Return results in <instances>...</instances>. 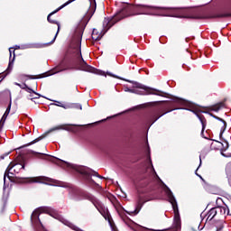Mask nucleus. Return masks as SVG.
Masks as SVG:
<instances>
[{
    "label": "nucleus",
    "instance_id": "nucleus-1",
    "mask_svg": "<svg viewBox=\"0 0 231 231\" xmlns=\"http://www.w3.org/2000/svg\"><path fill=\"white\" fill-rule=\"evenodd\" d=\"M70 49L73 50L77 60L79 62V69L81 71H88V73H95V68L88 65V63L82 58V52L80 51V40H74L70 44Z\"/></svg>",
    "mask_w": 231,
    "mask_h": 231
},
{
    "label": "nucleus",
    "instance_id": "nucleus-2",
    "mask_svg": "<svg viewBox=\"0 0 231 231\" xmlns=\"http://www.w3.org/2000/svg\"><path fill=\"white\" fill-rule=\"evenodd\" d=\"M80 198L78 199H88V201H91L93 203L94 207L98 210V212L105 217V219H107V217L109 216V211L107 210V208L102 204L98 199L95 198L93 195L86 192H80Z\"/></svg>",
    "mask_w": 231,
    "mask_h": 231
},
{
    "label": "nucleus",
    "instance_id": "nucleus-3",
    "mask_svg": "<svg viewBox=\"0 0 231 231\" xmlns=\"http://www.w3.org/2000/svg\"><path fill=\"white\" fill-rule=\"evenodd\" d=\"M135 88H125V91L128 92V93H135V95H158V96H162V91L155 89V88H152L149 87H145L144 85H142L138 82H135L134 84Z\"/></svg>",
    "mask_w": 231,
    "mask_h": 231
},
{
    "label": "nucleus",
    "instance_id": "nucleus-4",
    "mask_svg": "<svg viewBox=\"0 0 231 231\" xmlns=\"http://www.w3.org/2000/svg\"><path fill=\"white\" fill-rule=\"evenodd\" d=\"M166 194L175 214L173 221V231H178L181 227V220L180 219V212L178 211V203L176 202V199L174 198V195H172V191H171V189H167Z\"/></svg>",
    "mask_w": 231,
    "mask_h": 231
},
{
    "label": "nucleus",
    "instance_id": "nucleus-5",
    "mask_svg": "<svg viewBox=\"0 0 231 231\" xmlns=\"http://www.w3.org/2000/svg\"><path fill=\"white\" fill-rule=\"evenodd\" d=\"M136 8L141 10L140 14L144 15H154V12H160L162 10H169V7H160L154 5H137Z\"/></svg>",
    "mask_w": 231,
    "mask_h": 231
},
{
    "label": "nucleus",
    "instance_id": "nucleus-6",
    "mask_svg": "<svg viewBox=\"0 0 231 231\" xmlns=\"http://www.w3.org/2000/svg\"><path fill=\"white\" fill-rule=\"evenodd\" d=\"M125 10H122L118 12L114 18H105L103 22V28L107 32L113 24H115V21H120L121 19H124L125 17H127V15H124V13Z\"/></svg>",
    "mask_w": 231,
    "mask_h": 231
},
{
    "label": "nucleus",
    "instance_id": "nucleus-7",
    "mask_svg": "<svg viewBox=\"0 0 231 231\" xmlns=\"http://www.w3.org/2000/svg\"><path fill=\"white\" fill-rule=\"evenodd\" d=\"M73 1L75 0H69L67 1L65 4H63L62 5H60L57 10H55L54 12L51 13L48 17H47V21L49 23H51L52 24H57L58 26V30L57 32L52 40L51 42H55V40L57 39V35H59V32H60V23L55 20H51V15H53L54 14H57V12H59L60 10H62V8H64L65 6H68V5H71V3H73Z\"/></svg>",
    "mask_w": 231,
    "mask_h": 231
},
{
    "label": "nucleus",
    "instance_id": "nucleus-8",
    "mask_svg": "<svg viewBox=\"0 0 231 231\" xmlns=\"http://www.w3.org/2000/svg\"><path fill=\"white\" fill-rule=\"evenodd\" d=\"M24 169V164L23 163H11L9 164V166L7 167L5 173L4 175V181H6V175L7 174H19V172H21V170Z\"/></svg>",
    "mask_w": 231,
    "mask_h": 231
},
{
    "label": "nucleus",
    "instance_id": "nucleus-9",
    "mask_svg": "<svg viewBox=\"0 0 231 231\" xmlns=\"http://www.w3.org/2000/svg\"><path fill=\"white\" fill-rule=\"evenodd\" d=\"M88 5H89V8L83 17V21H86V23H89V20L95 14V12L97 11V2H95V0H89Z\"/></svg>",
    "mask_w": 231,
    "mask_h": 231
},
{
    "label": "nucleus",
    "instance_id": "nucleus-10",
    "mask_svg": "<svg viewBox=\"0 0 231 231\" xmlns=\"http://www.w3.org/2000/svg\"><path fill=\"white\" fill-rule=\"evenodd\" d=\"M41 212H42V208H36L32 216H31V221L32 225L34 226H39L41 224V219L39 218V216H41Z\"/></svg>",
    "mask_w": 231,
    "mask_h": 231
},
{
    "label": "nucleus",
    "instance_id": "nucleus-11",
    "mask_svg": "<svg viewBox=\"0 0 231 231\" xmlns=\"http://www.w3.org/2000/svg\"><path fill=\"white\" fill-rule=\"evenodd\" d=\"M53 183V180L44 176L32 177L29 179V183Z\"/></svg>",
    "mask_w": 231,
    "mask_h": 231
},
{
    "label": "nucleus",
    "instance_id": "nucleus-12",
    "mask_svg": "<svg viewBox=\"0 0 231 231\" xmlns=\"http://www.w3.org/2000/svg\"><path fill=\"white\" fill-rule=\"evenodd\" d=\"M198 117L202 125V131H201L202 138H205L206 140H210V134H208V131H206L205 133V128L207 127V119H205L201 116H198Z\"/></svg>",
    "mask_w": 231,
    "mask_h": 231
},
{
    "label": "nucleus",
    "instance_id": "nucleus-13",
    "mask_svg": "<svg viewBox=\"0 0 231 231\" xmlns=\"http://www.w3.org/2000/svg\"><path fill=\"white\" fill-rule=\"evenodd\" d=\"M216 208H217V213L220 214V216H231L230 209L226 205L218 206Z\"/></svg>",
    "mask_w": 231,
    "mask_h": 231
},
{
    "label": "nucleus",
    "instance_id": "nucleus-14",
    "mask_svg": "<svg viewBox=\"0 0 231 231\" xmlns=\"http://www.w3.org/2000/svg\"><path fill=\"white\" fill-rule=\"evenodd\" d=\"M12 109V102L9 103L4 116L0 120V125H5V122H6V118H8V115H10V110Z\"/></svg>",
    "mask_w": 231,
    "mask_h": 231
},
{
    "label": "nucleus",
    "instance_id": "nucleus-15",
    "mask_svg": "<svg viewBox=\"0 0 231 231\" xmlns=\"http://www.w3.org/2000/svg\"><path fill=\"white\" fill-rule=\"evenodd\" d=\"M170 111H167V112H164V113H162L161 110L155 112L153 115H152V124H154V122H156V120H158L159 118H162V116H163V115H167V113H169Z\"/></svg>",
    "mask_w": 231,
    "mask_h": 231
},
{
    "label": "nucleus",
    "instance_id": "nucleus-16",
    "mask_svg": "<svg viewBox=\"0 0 231 231\" xmlns=\"http://www.w3.org/2000/svg\"><path fill=\"white\" fill-rule=\"evenodd\" d=\"M217 216V209L216 208H212L207 214V219L208 221H212L213 217H216Z\"/></svg>",
    "mask_w": 231,
    "mask_h": 231
},
{
    "label": "nucleus",
    "instance_id": "nucleus-17",
    "mask_svg": "<svg viewBox=\"0 0 231 231\" xmlns=\"http://www.w3.org/2000/svg\"><path fill=\"white\" fill-rule=\"evenodd\" d=\"M104 37V34L100 32H98V30L94 29L92 32V39L93 41H100V39Z\"/></svg>",
    "mask_w": 231,
    "mask_h": 231
},
{
    "label": "nucleus",
    "instance_id": "nucleus-18",
    "mask_svg": "<svg viewBox=\"0 0 231 231\" xmlns=\"http://www.w3.org/2000/svg\"><path fill=\"white\" fill-rule=\"evenodd\" d=\"M80 174H83L84 176H91V170L88 168H80L78 170Z\"/></svg>",
    "mask_w": 231,
    "mask_h": 231
},
{
    "label": "nucleus",
    "instance_id": "nucleus-19",
    "mask_svg": "<svg viewBox=\"0 0 231 231\" xmlns=\"http://www.w3.org/2000/svg\"><path fill=\"white\" fill-rule=\"evenodd\" d=\"M211 116L216 118V120H219L220 122H223L224 125V128H222V132L220 133V136L223 134L225 129H226V122H225V120H223L221 117L216 116L214 115L211 114Z\"/></svg>",
    "mask_w": 231,
    "mask_h": 231
},
{
    "label": "nucleus",
    "instance_id": "nucleus-20",
    "mask_svg": "<svg viewBox=\"0 0 231 231\" xmlns=\"http://www.w3.org/2000/svg\"><path fill=\"white\" fill-rule=\"evenodd\" d=\"M224 106V103H217V105L211 106V111H216V113H217V111H219V109H221V107H223Z\"/></svg>",
    "mask_w": 231,
    "mask_h": 231
},
{
    "label": "nucleus",
    "instance_id": "nucleus-21",
    "mask_svg": "<svg viewBox=\"0 0 231 231\" xmlns=\"http://www.w3.org/2000/svg\"><path fill=\"white\" fill-rule=\"evenodd\" d=\"M25 91L27 92V93H33L34 95H36L37 97H34V98H39L40 97H41V95L39 94V93H37V92H35L33 89H32L30 87H26L25 88Z\"/></svg>",
    "mask_w": 231,
    "mask_h": 231
},
{
    "label": "nucleus",
    "instance_id": "nucleus-22",
    "mask_svg": "<svg viewBox=\"0 0 231 231\" xmlns=\"http://www.w3.org/2000/svg\"><path fill=\"white\" fill-rule=\"evenodd\" d=\"M54 106H57L58 107H63V109H68L69 107V106L64 105L60 101H57L56 104H54Z\"/></svg>",
    "mask_w": 231,
    "mask_h": 231
},
{
    "label": "nucleus",
    "instance_id": "nucleus-23",
    "mask_svg": "<svg viewBox=\"0 0 231 231\" xmlns=\"http://www.w3.org/2000/svg\"><path fill=\"white\" fill-rule=\"evenodd\" d=\"M140 212V209L138 208V207L134 210V211H130L128 212V214L130 216H136V214H138Z\"/></svg>",
    "mask_w": 231,
    "mask_h": 231
},
{
    "label": "nucleus",
    "instance_id": "nucleus-24",
    "mask_svg": "<svg viewBox=\"0 0 231 231\" xmlns=\"http://www.w3.org/2000/svg\"><path fill=\"white\" fill-rule=\"evenodd\" d=\"M223 228H224L223 222L217 223V231L223 230Z\"/></svg>",
    "mask_w": 231,
    "mask_h": 231
},
{
    "label": "nucleus",
    "instance_id": "nucleus-25",
    "mask_svg": "<svg viewBox=\"0 0 231 231\" xmlns=\"http://www.w3.org/2000/svg\"><path fill=\"white\" fill-rule=\"evenodd\" d=\"M218 17H231V13H224L218 15Z\"/></svg>",
    "mask_w": 231,
    "mask_h": 231
},
{
    "label": "nucleus",
    "instance_id": "nucleus-26",
    "mask_svg": "<svg viewBox=\"0 0 231 231\" xmlns=\"http://www.w3.org/2000/svg\"><path fill=\"white\" fill-rule=\"evenodd\" d=\"M15 86H18L19 88H21V89H24L25 90L28 85H26V84L21 85L19 83H15Z\"/></svg>",
    "mask_w": 231,
    "mask_h": 231
},
{
    "label": "nucleus",
    "instance_id": "nucleus-27",
    "mask_svg": "<svg viewBox=\"0 0 231 231\" xmlns=\"http://www.w3.org/2000/svg\"><path fill=\"white\" fill-rule=\"evenodd\" d=\"M41 137L34 139L32 142L29 143V145H33V143H37V142H40Z\"/></svg>",
    "mask_w": 231,
    "mask_h": 231
},
{
    "label": "nucleus",
    "instance_id": "nucleus-28",
    "mask_svg": "<svg viewBox=\"0 0 231 231\" xmlns=\"http://www.w3.org/2000/svg\"><path fill=\"white\" fill-rule=\"evenodd\" d=\"M64 165L68 167V169H75V166H73V164L64 162Z\"/></svg>",
    "mask_w": 231,
    "mask_h": 231
},
{
    "label": "nucleus",
    "instance_id": "nucleus-29",
    "mask_svg": "<svg viewBox=\"0 0 231 231\" xmlns=\"http://www.w3.org/2000/svg\"><path fill=\"white\" fill-rule=\"evenodd\" d=\"M93 176H97V178H99L100 180H102L104 177H102V176H100V175H98V172H97V171H93Z\"/></svg>",
    "mask_w": 231,
    "mask_h": 231
},
{
    "label": "nucleus",
    "instance_id": "nucleus-30",
    "mask_svg": "<svg viewBox=\"0 0 231 231\" xmlns=\"http://www.w3.org/2000/svg\"><path fill=\"white\" fill-rule=\"evenodd\" d=\"M12 68H14V62L10 61L9 66H8V69H12Z\"/></svg>",
    "mask_w": 231,
    "mask_h": 231
},
{
    "label": "nucleus",
    "instance_id": "nucleus-31",
    "mask_svg": "<svg viewBox=\"0 0 231 231\" xmlns=\"http://www.w3.org/2000/svg\"><path fill=\"white\" fill-rule=\"evenodd\" d=\"M41 154V156L42 157V158H46V156H48V155H46V154H44V153H40Z\"/></svg>",
    "mask_w": 231,
    "mask_h": 231
},
{
    "label": "nucleus",
    "instance_id": "nucleus-32",
    "mask_svg": "<svg viewBox=\"0 0 231 231\" xmlns=\"http://www.w3.org/2000/svg\"><path fill=\"white\" fill-rule=\"evenodd\" d=\"M12 50H13V48L9 49L10 57H12Z\"/></svg>",
    "mask_w": 231,
    "mask_h": 231
},
{
    "label": "nucleus",
    "instance_id": "nucleus-33",
    "mask_svg": "<svg viewBox=\"0 0 231 231\" xmlns=\"http://www.w3.org/2000/svg\"><path fill=\"white\" fill-rule=\"evenodd\" d=\"M226 149H228V143H226Z\"/></svg>",
    "mask_w": 231,
    "mask_h": 231
},
{
    "label": "nucleus",
    "instance_id": "nucleus-34",
    "mask_svg": "<svg viewBox=\"0 0 231 231\" xmlns=\"http://www.w3.org/2000/svg\"><path fill=\"white\" fill-rule=\"evenodd\" d=\"M79 109H82V106H79Z\"/></svg>",
    "mask_w": 231,
    "mask_h": 231
},
{
    "label": "nucleus",
    "instance_id": "nucleus-35",
    "mask_svg": "<svg viewBox=\"0 0 231 231\" xmlns=\"http://www.w3.org/2000/svg\"><path fill=\"white\" fill-rule=\"evenodd\" d=\"M14 59H15V54H14Z\"/></svg>",
    "mask_w": 231,
    "mask_h": 231
}]
</instances>
